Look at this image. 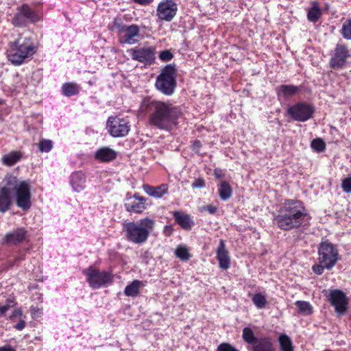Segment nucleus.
<instances>
[{"label": "nucleus", "mask_w": 351, "mask_h": 351, "mask_svg": "<svg viewBox=\"0 0 351 351\" xmlns=\"http://www.w3.org/2000/svg\"><path fill=\"white\" fill-rule=\"evenodd\" d=\"M3 182L5 185L0 189V213H5L12 206V191L16 206L23 210H27L32 206L30 185L27 181L21 180L15 176L7 175Z\"/></svg>", "instance_id": "f257e3e1"}, {"label": "nucleus", "mask_w": 351, "mask_h": 351, "mask_svg": "<svg viewBox=\"0 0 351 351\" xmlns=\"http://www.w3.org/2000/svg\"><path fill=\"white\" fill-rule=\"evenodd\" d=\"M142 108L148 114L149 125L162 130H171L182 115L179 107L160 101H144Z\"/></svg>", "instance_id": "f03ea898"}, {"label": "nucleus", "mask_w": 351, "mask_h": 351, "mask_svg": "<svg viewBox=\"0 0 351 351\" xmlns=\"http://www.w3.org/2000/svg\"><path fill=\"white\" fill-rule=\"evenodd\" d=\"M308 218L309 215L303 202L297 199H285L279 206L277 213L274 214V223L285 231L300 228Z\"/></svg>", "instance_id": "7ed1b4c3"}, {"label": "nucleus", "mask_w": 351, "mask_h": 351, "mask_svg": "<svg viewBox=\"0 0 351 351\" xmlns=\"http://www.w3.org/2000/svg\"><path fill=\"white\" fill-rule=\"evenodd\" d=\"M154 226V220L145 217L136 221L123 223V231L128 241L139 245L147 240Z\"/></svg>", "instance_id": "20e7f679"}, {"label": "nucleus", "mask_w": 351, "mask_h": 351, "mask_svg": "<svg viewBox=\"0 0 351 351\" xmlns=\"http://www.w3.org/2000/svg\"><path fill=\"white\" fill-rule=\"evenodd\" d=\"M36 49V46L29 37L20 36L10 43L8 51V60L14 65H20L25 59L32 56Z\"/></svg>", "instance_id": "39448f33"}, {"label": "nucleus", "mask_w": 351, "mask_h": 351, "mask_svg": "<svg viewBox=\"0 0 351 351\" xmlns=\"http://www.w3.org/2000/svg\"><path fill=\"white\" fill-rule=\"evenodd\" d=\"M42 17V13L36 5L34 4L31 6L27 3H23L16 8L12 24L15 27H23L29 23H36L40 21Z\"/></svg>", "instance_id": "423d86ee"}, {"label": "nucleus", "mask_w": 351, "mask_h": 351, "mask_svg": "<svg viewBox=\"0 0 351 351\" xmlns=\"http://www.w3.org/2000/svg\"><path fill=\"white\" fill-rule=\"evenodd\" d=\"M177 69L175 64H167L161 69V73L157 77L155 86L158 90L162 94L169 96L173 95L177 82Z\"/></svg>", "instance_id": "0eeeda50"}, {"label": "nucleus", "mask_w": 351, "mask_h": 351, "mask_svg": "<svg viewBox=\"0 0 351 351\" xmlns=\"http://www.w3.org/2000/svg\"><path fill=\"white\" fill-rule=\"evenodd\" d=\"M119 41L122 44L134 45L141 39L140 28L136 24L125 25L121 22H115Z\"/></svg>", "instance_id": "6e6552de"}, {"label": "nucleus", "mask_w": 351, "mask_h": 351, "mask_svg": "<svg viewBox=\"0 0 351 351\" xmlns=\"http://www.w3.org/2000/svg\"><path fill=\"white\" fill-rule=\"evenodd\" d=\"M318 260L326 266V269H332L339 259V252L336 247L328 241H323L318 247Z\"/></svg>", "instance_id": "1a4fd4ad"}, {"label": "nucleus", "mask_w": 351, "mask_h": 351, "mask_svg": "<svg viewBox=\"0 0 351 351\" xmlns=\"http://www.w3.org/2000/svg\"><path fill=\"white\" fill-rule=\"evenodd\" d=\"M87 281L93 289H99L110 284L113 280V275L106 271H99L92 267L84 271Z\"/></svg>", "instance_id": "9d476101"}, {"label": "nucleus", "mask_w": 351, "mask_h": 351, "mask_svg": "<svg viewBox=\"0 0 351 351\" xmlns=\"http://www.w3.org/2000/svg\"><path fill=\"white\" fill-rule=\"evenodd\" d=\"M106 128L109 134L115 138L127 136L130 130L129 121L118 117H110L106 122Z\"/></svg>", "instance_id": "9b49d317"}, {"label": "nucleus", "mask_w": 351, "mask_h": 351, "mask_svg": "<svg viewBox=\"0 0 351 351\" xmlns=\"http://www.w3.org/2000/svg\"><path fill=\"white\" fill-rule=\"evenodd\" d=\"M127 52L133 60L145 64H152L156 59V47L153 46L135 47L128 49Z\"/></svg>", "instance_id": "f8f14e48"}, {"label": "nucleus", "mask_w": 351, "mask_h": 351, "mask_svg": "<svg viewBox=\"0 0 351 351\" xmlns=\"http://www.w3.org/2000/svg\"><path fill=\"white\" fill-rule=\"evenodd\" d=\"M178 10L177 3L173 0H163L156 8V16L160 21L170 22L175 17Z\"/></svg>", "instance_id": "ddd939ff"}, {"label": "nucleus", "mask_w": 351, "mask_h": 351, "mask_svg": "<svg viewBox=\"0 0 351 351\" xmlns=\"http://www.w3.org/2000/svg\"><path fill=\"white\" fill-rule=\"evenodd\" d=\"M314 108L306 103H298L288 108V113L298 121L304 122L311 118Z\"/></svg>", "instance_id": "4468645a"}, {"label": "nucleus", "mask_w": 351, "mask_h": 351, "mask_svg": "<svg viewBox=\"0 0 351 351\" xmlns=\"http://www.w3.org/2000/svg\"><path fill=\"white\" fill-rule=\"evenodd\" d=\"M349 51L346 45L338 43L334 49V53L329 61L331 69H339L343 68L350 57Z\"/></svg>", "instance_id": "2eb2a0df"}, {"label": "nucleus", "mask_w": 351, "mask_h": 351, "mask_svg": "<svg viewBox=\"0 0 351 351\" xmlns=\"http://www.w3.org/2000/svg\"><path fill=\"white\" fill-rule=\"evenodd\" d=\"M27 237V231L24 228H18L7 233L3 241L10 245H16L23 242Z\"/></svg>", "instance_id": "dca6fc26"}, {"label": "nucleus", "mask_w": 351, "mask_h": 351, "mask_svg": "<svg viewBox=\"0 0 351 351\" xmlns=\"http://www.w3.org/2000/svg\"><path fill=\"white\" fill-rule=\"evenodd\" d=\"M327 297L334 307H347L348 304L349 298L341 290H330Z\"/></svg>", "instance_id": "f3484780"}, {"label": "nucleus", "mask_w": 351, "mask_h": 351, "mask_svg": "<svg viewBox=\"0 0 351 351\" xmlns=\"http://www.w3.org/2000/svg\"><path fill=\"white\" fill-rule=\"evenodd\" d=\"M217 259L219 261V266L221 269L226 270L230 267V257L223 239L219 241L217 250Z\"/></svg>", "instance_id": "a211bd4d"}, {"label": "nucleus", "mask_w": 351, "mask_h": 351, "mask_svg": "<svg viewBox=\"0 0 351 351\" xmlns=\"http://www.w3.org/2000/svg\"><path fill=\"white\" fill-rule=\"evenodd\" d=\"M301 90L300 86L289 84L280 85L276 89L278 99H288Z\"/></svg>", "instance_id": "6ab92c4d"}, {"label": "nucleus", "mask_w": 351, "mask_h": 351, "mask_svg": "<svg viewBox=\"0 0 351 351\" xmlns=\"http://www.w3.org/2000/svg\"><path fill=\"white\" fill-rule=\"evenodd\" d=\"M117 156V152L109 147H101L95 153L96 160L102 162H109L114 160Z\"/></svg>", "instance_id": "aec40b11"}, {"label": "nucleus", "mask_w": 351, "mask_h": 351, "mask_svg": "<svg viewBox=\"0 0 351 351\" xmlns=\"http://www.w3.org/2000/svg\"><path fill=\"white\" fill-rule=\"evenodd\" d=\"M143 188L147 195L155 198H160L169 191V186L167 184H162L158 186L145 184Z\"/></svg>", "instance_id": "412c9836"}, {"label": "nucleus", "mask_w": 351, "mask_h": 351, "mask_svg": "<svg viewBox=\"0 0 351 351\" xmlns=\"http://www.w3.org/2000/svg\"><path fill=\"white\" fill-rule=\"evenodd\" d=\"M250 351H276L269 337H262L252 346Z\"/></svg>", "instance_id": "4be33fe9"}, {"label": "nucleus", "mask_w": 351, "mask_h": 351, "mask_svg": "<svg viewBox=\"0 0 351 351\" xmlns=\"http://www.w3.org/2000/svg\"><path fill=\"white\" fill-rule=\"evenodd\" d=\"M173 216L178 224L184 230H190L194 224L191 217L180 211H174Z\"/></svg>", "instance_id": "5701e85b"}, {"label": "nucleus", "mask_w": 351, "mask_h": 351, "mask_svg": "<svg viewBox=\"0 0 351 351\" xmlns=\"http://www.w3.org/2000/svg\"><path fill=\"white\" fill-rule=\"evenodd\" d=\"M85 182L86 176L82 171L75 172L71 176L70 183L76 192H80L84 189Z\"/></svg>", "instance_id": "b1692460"}, {"label": "nucleus", "mask_w": 351, "mask_h": 351, "mask_svg": "<svg viewBox=\"0 0 351 351\" xmlns=\"http://www.w3.org/2000/svg\"><path fill=\"white\" fill-rule=\"evenodd\" d=\"M134 197L138 200V202H132L125 204V210L128 212H134L136 213H141L145 209L146 199L143 197H137L134 195Z\"/></svg>", "instance_id": "393cba45"}, {"label": "nucleus", "mask_w": 351, "mask_h": 351, "mask_svg": "<svg viewBox=\"0 0 351 351\" xmlns=\"http://www.w3.org/2000/svg\"><path fill=\"white\" fill-rule=\"evenodd\" d=\"M280 351H294L292 339L285 333H280L278 337Z\"/></svg>", "instance_id": "a878e982"}, {"label": "nucleus", "mask_w": 351, "mask_h": 351, "mask_svg": "<svg viewBox=\"0 0 351 351\" xmlns=\"http://www.w3.org/2000/svg\"><path fill=\"white\" fill-rule=\"evenodd\" d=\"M218 193L220 199L226 201L232 196V190L228 182L222 181L218 185Z\"/></svg>", "instance_id": "bb28decb"}, {"label": "nucleus", "mask_w": 351, "mask_h": 351, "mask_svg": "<svg viewBox=\"0 0 351 351\" xmlns=\"http://www.w3.org/2000/svg\"><path fill=\"white\" fill-rule=\"evenodd\" d=\"M21 158L22 154L20 152L13 151L3 156L1 160L4 165L7 166H12L19 162Z\"/></svg>", "instance_id": "cd10ccee"}, {"label": "nucleus", "mask_w": 351, "mask_h": 351, "mask_svg": "<svg viewBox=\"0 0 351 351\" xmlns=\"http://www.w3.org/2000/svg\"><path fill=\"white\" fill-rule=\"evenodd\" d=\"M79 86L74 82L65 83L62 86L63 94L66 97H71L79 93Z\"/></svg>", "instance_id": "c85d7f7f"}, {"label": "nucleus", "mask_w": 351, "mask_h": 351, "mask_svg": "<svg viewBox=\"0 0 351 351\" xmlns=\"http://www.w3.org/2000/svg\"><path fill=\"white\" fill-rule=\"evenodd\" d=\"M242 337L245 343L252 346L259 339V338L255 337L253 330L249 327H245L243 329Z\"/></svg>", "instance_id": "c756f323"}, {"label": "nucleus", "mask_w": 351, "mask_h": 351, "mask_svg": "<svg viewBox=\"0 0 351 351\" xmlns=\"http://www.w3.org/2000/svg\"><path fill=\"white\" fill-rule=\"evenodd\" d=\"M143 282L135 280L125 288V293L128 296H135L138 293L140 287Z\"/></svg>", "instance_id": "7c9ffc66"}, {"label": "nucleus", "mask_w": 351, "mask_h": 351, "mask_svg": "<svg viewBox=\"0 0 351 351\" xmlns=\"http://www.w3.org/2000/svg\"><path fill=\"white\" fill-rule=\"evenodd\" d=\"M175 254L180 260L187 261L191 258V254L185 246L179 245L175 250Z\"/></svg>", "instance_id": "2f4dec72"}, {"label": "nucleus", "mask_w": 351, "mask_h": 351, "mask_svg": "<svg viewBox=\"0 0 351 351\" xmlns=\"http://www.w3.org/2000/svg\"><path fill=\"white\" fill-rule=\"evenodd\" d=\"M322 16V11L317 5H313L308 12V19L311 22H316Z\"/></svg>", "instance_id": "473e14b6"}, {"label": "nucleus", "mask_w": 351, "mask_h": 351, "mask_svg": "<svg viewBox=\"0 0 351 351\" xmlns=\"http://www.w3.org/2000/svg\"><path fill=\"white\" fill-rule=\"evenodd\" d=\"M341 33L346 40H351V20H346L342 25Z\"/></svg>", "instance_id": "72a5a7b5"}, {"label": "nucleus", "mask_w": 351, "mask_h": 351, "mask_svg": "<svg viewBox=\"0 0 351 351\" xmlns=\"http://www.w3.org/2000/svg\"><path fill=\"white\" fill-rule=\"evenodd\" d=\"M40 152H49L53 147V143L50 140L43 139L38 144Z\"/></svg>", "instance_id": "f704fd0d"}, {"label": "nucleus", "mask_w": 351, "mask_h": 351, "mask_svg": "<svg viewBox=\"0 0 351 351\" xmlns=\"http://www.w3.org/2000/svg\"><path fill=\"white\" fill-rule=\"evenodd\" d=\"M252 300H253L254 304L257 307H263L266 304L265 297L261 293L255 294L252 298Z\"/></svg>", "instance_id": "c9c22d12"}, {"label": "nucleus", "mask_w": 351, "mask_h": 351, "mask_svg": "<svg viewBox=\"0 0 351 351\" xmlns=\"http://www.w3.org/2000/svg\"><path fill=\"white\" fill-rule=\"evenodd\" d=\"M311 147L314 150L321 152L325 149L326 145L322 140L317 138L311 142Z\"/></svg>", "instance_id": "e433bc0d"}, {"label": "nucleus", "mask_w": 351, "mask_h": 351, "mask_svg": "<svg viewBox=\"0 0 351 351\" xmlns=\"http://www.w3.org/2000/svg\"><path fill=\"white\" fill-rule=\"evenodd\" d=\"M341 188L344 193H351V177H348L342 180Z\"/></svg>", "instance_id": "4c0bfd02"}, {"label": "nucleus", "mask_w": 351, "mask_h": 351, "mask_svg": "<svg viewBox=\"0 0 351 351\" xmlns=\"http://www.w3.org/2000/svg\"><path fill=\"white\" fill-rule=\"evenodd\" d=\"M217 351H239L228 343H222L217 346Z\"/></svg>", "instance_id": "58836bf2"}, {"label": "nucleus", "mask_w": 351, "mask_h": 351, "mask_svg": "<svg viewBox=\"0 0 351 351\" xmlns=\"http://www.w3.org/2000/svg\"><path fill=\"white\" fill-rule=\"evenodd\" d=\"M218 208L217 206L213 204H208L203 206L199 208L201 212H208L209 214L213 215L217 211Z\"/></svg>", "instance_id": "ea45409f"}, {"label": "nucleus", "mask_w": 351, "mask_h": 351, "mask_svg": "<svg viewBox=\"0 0 351 351\" xmlns=\"http://www.w3.org/2000/svg\"><path fill=\"white\" fill-rule=\"evenodd\" d=\"M173 57V53L169 50H164L160 51L159 54V58L162 61H169Z\"/></svg>", "instance_id": "a19ab883"}, {"label": "nucleus", "mask_w": 351, "mask_h": 351, "mask_svg": "<svg viewBox=\"0 0 351 351\" xmlns=\"http://www.w3.org/2000/svg\"><path fill=\"white\" fill-rule=\"evenodd\" d=\"M206 183L205 180L202 178H199L195 179L194 182L192 183L191 186L193 189H202L205 187Z\"/></svg>", "instance_id": "79ce46f5"}, {"label": "nucleus", "mask_w": 351, "mask_h": 351, "mask_svg": "<svg viewBox=\"0 0 351 351\" xmlns=\"http://www.w3.org/2000/svg\"><path fill=\"white\" fill-rule=\"evenodd\" d=\"M325 268H326V266L324 264L320 263H319V264L314 265L312 267L313 271H314V273H315L317 275L322 274Z\"/></svg>", "instance_id": "37998d69"}, {"label": "nucleus", "mask_w": 351, "mask_h": 351, "mask_svg": "<svg viewBox=\"0 0 351 351\" xmlns=\"http://www.w3.org/2000/svg\"><path fill=\"white\" fill-rule=\"evenodd\" d=\"M22 317H23V316L21 308H15L10 315V319L12 321H14L16 318L21 319Z\"/></svg>", "instance_id": "c03bdc74"}, {"label": "nucleus", "mask_w": 351, "mask_h": 351, "mask_svg": "<svg viewBox=\"0 0 351 351\" xmlns=\"http://www.w3.org/2000/svg\"><path fill=\"white\" fill-rule=\"evenodd\" d=\"M26 325L25 317L19 319V322L14 326V328L18 330H22Z\"/></svg>", "instance_id": "a18cd8bd"}, {"label": "nucleus", "mask_w": 351, "mask_h": 351, "mask_svg": "<svg viewBox=\"0 0 351 351\" xmlns=\"http://www.w3.org/2000/svg\"><path fill=\"white\" fill-rule=\"evenodd\" d=\"M134 3L139 4L141 5H148L153 0H132Z\"/></svg>", "instance_id": "49530a36"}, {"label": "nucleus", "mask_w": 351, "mask_h": 351, "mask_svg": "<svg viewBox=\"0 0 351 351\" xmlns=\"http://www.w3.org/2000/svg\"><path fill=\"white\" fill-rule=\"evenodd\" d=\"M347 309L348 308H335V313L337 316L341 317L346 313Z\"/></svg>", "instance_id": "de8ad7c7"}, {"label": "nucleus", "mask_w": 351, "mask_h": 351, "mask_svg": "<svg viewBox=\"0 0 351 351\" xmlns=\"http://www.w3.org/2000/svg\"><path fill=\"white\" fill-rule=\"evenodd\" d=\"M298 312L302 315H310L313 313L312 308H298Z\"/></svg>", "instance_id": "09e8293b"}, {"label": "nucleus", "mask_w": 351, "mask_h": 351, "mask_svg": "<svg viewBox=\"0 0 351 351\" xmlns=\"http://www.w3.org/2000/svg\"><path fill=\"white\" fill-rule=\"evenodd\" d=\"M214 175L216 177V178H221L223 176V171L220 169H215L214 170Z\"/></svg>", "instance_id": "8fccbe9b"}, {"label": "nucleus", "mask_w": 351, "mask_h": 351, "mask_svg": "<svg viewBox=\"0 0 351 351\" xmlns=\"http://www.w3.org/2000/svg\"><path fill=\"white\" fill-rule=\"evenodd\" d=\"M296 305L298 307L302 308V307H311L310 304L304 301H297Z\"/></svg>", "instance_id": "3c124183"}, {"label": "nucleus", "mask_w": 351, "mask_h": 351, "mask_svg": "<svg viewBox=\"0 0 351 351\" xmlns=\"http://www.w3.org/2000/svg\"><path fill=\"white\" fill-rule=\"evenodd\" d=\"M0 351H16V350L10 345H5L0 347Z\"/></svg>", "instance_id": "603ef678"}, {"label": "nucleus", "mask_w": 351, "mask_h": 351, "mask_svg": "<svg viewBox=\"0 0 351 351\" xmlns=\"http://www.w3.org/2000/svg\"><path fill=\"white\" fill-rule=\"evenodd\" d=\"M202 146V144L200 143L199 141H194L193 143V148L194 150H197L199 149Z\"/></svg>", "instance_id": "864d4df0"}, {"label": "nucleus", "mask_w": 351, "mask_h": 351, "mask_svg": "<svg viewBox=\"0 0 351 351\" xmlns=\"http://www.w3.org/2000/svg\"><path fill=\"white\" fill-rule=\"evenodd\" d=\"M8 308H0V313L1 314H5L6 311L8 310Z\"/></svg>", "instance_id": "5fc2aeb1"}, {"label": "nucleus", "mask_w": 351, "mask_h": 351, "mask_svg": "<svg viewBox=\"0 0 351 351\" xmlns=\"http://www.w3.org/2000/svg\"><path fill=\"white\" fill-rule=\"evenodd\" d=\"M0 307H8V308H10V307H13V305H11V304L2 305V306H0Z\"/></svg>", "instance_id": "6e6d98bb"}, {"label": "nucleus", "mask_w": 351, "mask_h": 351, "mask_svg": "<svg viewBox=\"0 0 351 351\" xmlns=\"http://www.w3.org/2000/svg\"><path fill=\"white\" fill-rule=\"evenodd\" d=\"M21 259H23V257L16 258V261H19V260H21Z\"/></svg>", "instance_id": "4d7b16f0"}, {"label": "nucleus", "mask_w": 351, "mask_h": 351, "mask_svg": "<svg viewBox=\"0 0 351 351\" xmlns=\"http://www.w3.org/2000/svg\"><path fill=\"white\" fill-rule=\"evenodd\" d=\"M39 310H40V308H37V310H36V311H35V312H38V311H39Z\"/></svg>", "instance_id": "13d9d810"}, {"label": "nucleus", "mask_w": 351, "mask_h": 351, "mask_svg": "<svg viewBox=\"0 0 351 351\" xmlns=\"http://www.w3.org/2000/svg\"><path fill=\"white\" fill-rule=\"evenodd\" d=\"M324 351H331V350H324Z\"/></svg>", "instance_id": "bf43d9fd"}]
</instances>
